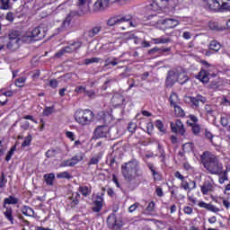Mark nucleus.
Listing matches in <instances>:
<instances>
[{
	"label": "nucleus",
	"mask_w": 230,
	"mask_h": 230,
	"mask_svg": "<svg viewBox=\"0 0 230 230\" xmlns=\"http://www.w3.org/2000/svg\"><path fill=\"white\" fill-rule=\"evenodd\" d=\"M121 173L125 181L130 184V186L139 185V177H143V172L139 167V162L136 159H132L121 165Z\"/></svg>",
	"instance_id": "f257e3e1"
},
{
	"label": "nucleus",
	"mask_w": 230,
	"mask_h": 230,
	"mask_svg": "<svg viewBox=\"0 0 230 230\" xmlns=\"http://www.w3.org/2000/svg\"><path fill=\"white\" fill-rule=\"evenodd\" d=\"M200 158L204 168L207 169L208 173L211 175H222L224 164L220 161V157L209 151H206L201 155Z\"/></svg>",
	"instance_id": "f03ea898"
},
{
	"label": "nucleus",
	"mask_w": 230,
	"mask_h": 230,
	"mask_svg": "<svg viewBox=\"0 0 230 230\" xmlns=\"http://www.w3.org/2000/svg\"><path fill=\"white\" fill-rule=\"evenodd\" d=\"M120 26V30H127L131 26H134L132 23V15H117L112 16L107 21V26Z\"/></svg>",
	"instance_id": "7ed1b4c3"
},
{
	"label": "nucleus",
	"mask_w": 230,
	"mask_h": 230,
	"mask_svg": "<svg viewBox=\"0 0 230 230\" xmlns=\"http://www.w3.org/2000/svg\"><path fill=\"white\" fill-rule=\"evenodd\" d=\"M179 4V0H153L148 5V10L152 12H163L166 8L173 9Z\"/></svg>",
	"instance_id": "20e7f679"
},
{
	"label": "nucleus",
	"mask_w": 230,
	"mask_h": 230,
	"mask_svg": "<svg viewBox=\"0 0 230 230\" xmlns=\"http://www.w3.org/2000/svg\"><path fill=\"white\" fill-rule=\"evenodd\" d=\"M75 119L79 125H89L94 119V113L90 110H77L75 113Z\"/></svg>",
	"instance_id": "39448f33"
},
{
	"label": "nucleus",
	"mask_w": 230,
	"mask_h": 230,
	"mask_svg": "<svg viewBox=\"0 0 230 230\" xmlns=\"http://www.w3.org/2000/svg\"><path fill=\"white\" fill-rule=\"evenodd\" d=\"M179 81V72H177V67L168 71L167 76L165 78L166 87H173L175 84Z\"/></svg>",
	"instance_id": "423d86ee"
},
{
	"label": "nucleus",
	"mask_w": 230,
	"mask_h": 230,
	"mask_svg": "<svg viewBox=\"0 0 230 230\" xmlns=\"http://www.w3.org/2000/svg\"><path fill=\"white\" fill-rule=\"evenodd\" d=\"M107 224L110 229H113V230H118L123 226V223H121V220L116 217V214H111L108 217Z\"/></svg>",
	"instance_id": "0eeeda50"
},
{
	"label": "nucleus",
	"mask_w": 230,
	"mask_h": 230,
	"mask_svg": "<svg viewBox=\"0 0 230 230\" xmlns=\"http://www.w3.org/2000/svg\"><path fill=\"white\" fill-rule=\"evenodd\" d=\"M76 15H78V11H71L63 21L61 30H69L73 17H76Z\"/></svg>",
	"instance_id": "6e6552de"
},
{
	"label": "nucleus",
	"mask_w": 230,
	"mask_h": 230,
	"mask_svg": "<svg viewBox=\"0 0 230 230\" xmlns=\"http://www.w3.org/2000/svg\"><path fill=\"white\" fill-rule=\"evenodd\" d=\"M171 130L172 132H174V134H181V136H184V133L186 130L184 129V124H182V121L181 119H177L175 123L171 122Z\"/></svg>",
	"instance_id": "1a4fd4ad"
},
{
	"label": "nucleus",
	"mask_w": 230,
	"mask_h": 230,
	"mask_svg": "<svg viewBox=\"0 0 230 230\" xmlns=\"http://www.w3.org/2000/svg\"><path fill=\"white\" fill-rule=\"evenodd\" d=\"M177 73H178V81L181 85H184L186 82L190 80V77H188V75L186 74V70L182 68L181 66L177 67Z\"/></svg>",
	"instance_id": "9d476101"
},
{
	"label": "nucleus",
	"mask_w": 230,
	"mask_h": 230,
	"mask_svg": "<svg viewBox=\"0 0 230 230\" xmlns=\"http://www.w3.org/2000/svg\"><path fill=\"white\" fill-rule=\"evenodd\" d=\"M221 3L222 0H208L207 6L211 12H222Z\"/></svg>",
	"instance_id": "9b49d317"
},
{
	"label": "nucleus",
	"mask_w": 230,
	"mask_h": 230,
	"mask_svg": "<svg viewBox=\"0 0 230 230\" xmlns=\"http://www.w3.org/2000/svg\"><path fill=\"white\" fill-rule=\"evenodd\" d=\"M188 100L190 102H191L192 105H194V107H196V109H199V103H206L208 102V99H206V97L200 95V94H198L197 96L195 97H188Z\"/></svg>",
	"instance_id": "f8f14e48"
},
{
	"label": "nucleus",
	"mask_w": 230,
	"mask_h": 230,
	"mask_svg": "<svg viewBox=\"0 0 230 230\" xmlns=\"http://www.w3.org/2000/svg\"><path fill=\"white\" fill-rule=\"evenodd\" d=\"M109 130L110 128L107 126H99L95 129L94 134L96 137H107L109 136Z\"/></svg>",
	"instance_id": "ddd939ff"
},
{
	"label": "nucleus",
	"mask_w": 230,
	"mask_h": 230,
	"mask_svg": "<svg viewBox=\"0 0 230 230\" xmlns=\"http://www.w3.org/2000/svg\"><path fill=\"white\" fill-rule=\"evenodd\" d=\"M162 24H164V26H165V28L170 30L172 28H176V26H179L181 24V22L176 19L169 18V19L163 20Z\"/></svg>",
	"instance_id": "4468645a"
},
{
	"label": "nucleus",
	"mask_w": 230,
	"mask_h": 230,
	"mask_svg": "<svg viewBox=\"0 0 230 230\" xmlns=\"http://www.w3.org/2000/svg\"><path fill=\"white\" fill-rule=\"evenodd\" d=\"M198 206L199 208H203L204 209H207L208 211H212V213H218L220 211V208H217L215 205L211 203H206L204 201H200Z\"/></svg>",
	"instance_id": "2eb2a0df"
},
{
	"label": "nucleus",
	"mask_w": 230,
	"mask_h": 230,
	"mask_svg": "<svg viewBox=\"0 0 230 230\" xmlns=\"http://www.w3.org/2000/svg\"><path fill=\"white\" fill-rule=\"evenodd\" d=\"M81 48H82V42L76 41L63 49H65V53H73L75 51H78V49H80Z\"/></svg>",
	"instance_id": "dca6fc26"
},
{
	"label": "nucleus",
	"mask_w": 230,
	"mask_h": 230,
	"mask_svg": "<svg viewBox=\"0 0 230 230\" xmlns=\"http://www.w3.org/2000/svg\"><path fill=\"white\" fill-rule=\"evenodd\" d=\"M93 204V211L94 213H100L102 211V208H103V198L102 196H97Z\"/></svg>",
	"instance_id": "f3484780"
},
{
	"label": "nucleus",
	"mask_w": 230,
	"mask_h": 230,
	"mask_svg": "<svg viewBox=\"0 0 230 230\" xmlns=\"http://www.w3.org/2000/svg\"><path fill=\"white\" fill-rule=\"evenodd\" d=\"M215 187L213 186V183L209 181H206L201 186V193L203 195H208L209 192L213 191Z\"/></svg>",
	"instance_id": "a211bd4d"
},
{
	"label": "nucleus",
	"mask_w": 230,
	"mask_h": 230,
	"mask_svg": "<svg viewBox=\"0 0 230 230\" xmlns=\"http://www.w3.org/2000/svg\"><path fill=\"white\" fill-rule=\"evenodd\" d=\"M190 186L191 187H190V182L186 181L184 179L181 182V188L189 191H191V190H195V188H197V182H195V181H190Z\"/></svg>",
	"instance_id": "6ab92c4d"
},
{
	"label": "nucleus",
	"mask_w": 230,
	"mask_h": 230,
	"mask_svg": "<svg viewBox=\"0 0 230 230\" xmlns=\"http://www.w3.org/2000/svg\"><path fill=\"white\" fill-rule=\"evenodd\" d=\"M29 33H31L34 41L42 40V38L44 37V32L40 31V28H35Z\"/></svg>",
	"instance_id": "aec40b11"
},
{
	"label": "nucleus",
	"mask_w": 230,
	"mask_h": 230,
	"mask_svg": "<svg viewBox=\"0 0 230 230\" xmlns=\"http://www.w3.org/2000/svg\"><path fill=\"white\" fill-rule=\"evenodd\" d=\"M80 199V194L78 192H75L74 194H72V196H70L68 198V200H70V207L71 208H75V206H78L79 204V199Z\"/></svg>",
	"instance_id": "412c9836"
},
{
	"label": "nucleus",
	"mask_w": 230,
	"mask_h": 230,
	"mask_svg": "<svg viewBox=\"0 0 230 230\" xmlns=\"http://www.w3.org/2000/svg\"><path fill=\"white\" fill-rule=\"evenodd\" d=\"M148 21H151V24L155 26V24H163L164 19H161L157 14H153L148 16Z\"/></svg>",
	"instance_id": "4be33fe9"
},
{
	"label": "nucleus",
	"mask_w": 230,
	"mask_h": 230,
	"mask_svg": "<svg viewBox=\"0 0 230 230\" xmlns=\"http://www.w3.org/2000/svg\"><path fill=\"white\" fill-rule=\"evenodd\" d=\"M5 211L4 212V215L5 217V218H7V220H9V222H11L12 224H13V208H12V207H6L4 208Z\"/></svg>",
	"instance_id": "5701e85b"
},
{
	"label": "nucleus",
	"mask_w": 230,
	"mask_h": 230,
	"mask_svg": "<svg viewBox=\"0 0 230 230\" xmlns=\"http://www.w3.org/2000/svg\"><path fill=\"white\" fill-rule=\"evenodd\" d=\"M43 179L47 186H53V182L55 181V173L50 172V173L44 174Z\"/></svg>",
	"instance_id": "b1692460"
},
{
	"label": "nucleus",
	"mask_w": 230,
	"mask_h": 230,
	"mask_svg": "<svg viewBox=\"0 0 230 230\" xmlns=\"http://www.w3.org/2000/svg\"><path fill=\"white\" fill-rule=\"evenodd\" d=\"M171 107H177L179 105V95L175 93H172L169 98Z\"/></svg>",
	"instance_id": "393cba45"
},
{
	"label": "nucleus",
	"mask_w": 230,
	"mask_h": 230,
	"mask_svg": "<svg viewBox=\"0 0 230 230\" xmlns=\"http://www.w3.org/2000/svg\"><path fill=\"white\" fill-rule=\"evenodd\" d=\"M19 202V199L13 196H9L8 198H5L4 199V205L3 208H8L7 204H17Z\"/></svg>",
	"instance_id": "a878e982"
},
{
	"label": "nucleus",
	"mask_w": 230,
	"mask_h": 230,
	"mask_svg": "<svg viewBox=\"0 0 230 230\" xmlns=\"http://www.w3.org/2000/svg\"><path fill=\"white\" fill-rule=\"evenodd\" d=\"M99 116H101L102 121L107 125H109V123H111V121H112V116L111 114H109L108 112H103L101 111L99 113Z\"/></svg>",
	"instance_id": "bb28decb"
},
{
	"label": "nucleus",
	"mask_w": 230,
	"mask_h": 230,
	"mask_svg": "<svg viewBox=\"0 0 230 230\" xmlns=\"http://www.w3.org/2000/svg\"><path fill=\"white\" fill-rule=\"evenodd\" d=\"M221 48H222V45L220 44V42L217 40H212L209 43V49H211L212 51H216V53H218Z\"/></svg>",
	"instance_id": "cd10ccee"
},
{
	"label": "nucleus",
	"mask_w": 230,
	"mask_h": 230,
	"mask_svg": "<svg viewBox=\"0 0 230 230\" xmlns=\"http://www.w3.org/2000/svg\"><path fill=\"white\" fill-rule=\"evenodd\" d=\"M198 80H199L203 84H208V82H209V77L208 76V73H206L205 70H201L198 75Z\"/></svg>",
	"instance_id": "c85d7f7f"
},
{
	"label": "nucleus",
	"mask_w": 230,
	"mask_h": 230,
	"mask_svg": "<svg viewBox=\"0 0 230 230\" xmlns=\"http://www.w3.org/2000/svg\"><path fill=\"white\" fill-rule=\"evenodd\" d=\"M227 172H228L227 169H226V170L223 169L222 173L218 175L219 184H224V182H226V181H229V176L227 175Z\"/></svg>",
	"instance_id": "c756f323"
},
{
	"label": "nucleus",
	"mask_w": 230,
	"mask_h": 230,
	"mask_svg": "<svg viewBox=\"0 0 230 230\" xmlns=\"http://www.w3.org/2000/svg\"><path fill=\"white\" fill-rule=\"evenodd\" d=\"M22 213L25 215V217H33L35 215V211H33V208L28 206H23L22 208Z\"/></svg>",
	"instance_id": "7c9ffc66"
},
{
	"label": "nucleus",
	"mask_w": 230,
	"mask_h": 230,
	"mask_svg": "<svg viewBox=\"0 0 230 230\" xmlns=\"http://www.w3.org/2000/svg\"><path fill=\"white\" fill-rule=\"evenodd\" d=\"M19 42L21 41H17L14 40H9V42L7 43V49H10L11 51H15L16 49H19Z\"/></svg>",
	"instance_id": "2f4dec72"
},
{
	"label": "nucleus",
	"mask_w": 230,
	"mask_h": 230,
	"mask_svg": "<svg viewBox=\"0 0 230 230\" xmlns=\"http://www.w3.org/2000/svg\"><path fill=\"white\" fill-rule=\"evenodd\" d=\"M70 161L73 164V166H75V164H78L80 161H84V155L82 153L77 154L73 156Z\"/></svg>",
	"instance_id": "473e14b6"
},
{
	"label": "nucleus",
	"mask_w": 230,
	"mask_h": 230,
	"mask_svg": "<svg viewBox=\"0 0 230 230\" xmlns=\"http://www.w3.org/2000/svg\"><path fill=\"white\" fill-rule=\"evenodd\" d=\"M91 3H93V0H78L76 4L80 10H84L85 6L89 8V4H91Z\"/></svg>",
	"instance_id": "72a5a7b5"
},
{
	"label": "nucleus",
	"mask_w": 230,
	"mask_h": 230,
	"mask_svg": "<svg viewBox=\"0 0 230 230\" xmlns=\"http://www.w3.org/2000/svg\"><path fill=\"white\" fill-rule=\"evenodd\" d=\"M102 31L101 26H95L92 30L88 31V37L93 39V37H95V35H98Z\"/></svg>",
	"instance_id": "f704fd0d"
},
{
	"label": "nucleus",
	"mask_w": 230,
	"mask_h": 230,
	"mask_svg": "<svg viewBox=\"0 0 230 230\" xmlns=\"http://www.w3.org/2000/svg\"><path fill=\"white\" fill-rule=\"evenodd\" d=\"M78 191L83 195V197H89V195H91V188L87 186L79 187Z\"/></svg>",
	"instance_id": "c9c22d12"
},
{
	"label": "nucleus",
	"mask_w": 230,
	"mask_h": 230,
	"mask_svg": "<svg viewBox=\"0 0 230 230\" xmlns=\"http://www.w3.org/2000/svg\"><path fill=\"white\" fill-rule=\"evenodd\" d=\"M205 137L207 139H208V141H210L211 145H213L214 146H218V144H217V142H215V140H213V137H215V136H213V133H211V131L206 129L205 130Z\"/></svg>",
	"instance_id": "e433bc0d"
},
{
	"label": "nucleus",
	"mask_w": 230,
	"mask_h": 230,
	"mask_svg": "<svg viewBox=\"0 0 230 230\" xmlns=\"http://www.w3.org/2000/svg\"><path fill=\"white\" fill-rule=\"evenodd\" d=\"M0 10H12L10 0H0Z\"/></svg>",
	"instance_id": "4c0bfd02"
},
{
	"label": "nucleus",
	"mask_w": 230,
	"mask_h": 230,
	"mask_svg": "<svg viewBox=\"0 0 230 230\" xmlns=\"http://www.w3.org/2000/svg\"><path fill=\"white\" fill-rule=\"evenodd\" d=\"M153 41L155 42V44H168V42H172V40L169 38L161 37L153 39Z\"/></svg>",
	"instance_id": "58836bf2"
},
{
	"label": "nucleus",
	"mask_w": 230,
	"mask_h": 230,
	"mask_svg": "<svg viewBox=\"0 0 230 230\" xmlns=\"http://www.w3.org/2000/svg\"><path fill=\"white\" fill-rule=\"evenodd\" d=\"M22 41L30 44L31 42H35V40L30 32H27L25 35L22 36Z\"/></svg>",
	"instance_id": "ea45409f"
},
{
	"label": "nucleus",
	"mask_w": 230,
	"mask_h": 230,
	"mask_svg": "<svg viewBox=\"0 0 230 230\" xmlns=\"http://www.w3.org/2000/svg\"><path fill=\"white\" fill-rule=\"evenodd\" d=\"M220 6H221V12H224V10H226V12H229L230 11V0H222Z\"/></svg>",
	"instance_id": "a19ab883"
},
{
	"label": "nucleus",
	"mask_w": 230,
	"mask_h": 230,
	"mask_svg": "<svg viewBox=\"0 0 230 230\" xmlns=\"http://www.w3.org/2000/svg\"><path fill=\"white\" fill-rule=\"evenodd\" d=\"M173 109L176 116H178L179 118H184L185 116L184 110H182L181 106L179 105L174 106Z\"/></svg>",
	"instance_id": "79ce46f5"
},
{
	"label": "nucleus",
	"mask_w": 230,
	"mask_h": 230,
	"mask_svg": "<svg viewBox=\"0 0 230 230\" xmlns=\"http://www.w3.org/2000/svg\"><path fill=\"white\" fill-rule=\"evenodd\" d=\"M100 60H102V58H86L84 60V64L86 66H89V64H98V62H100Z\"/></svg>",
	"instance_id": "37998d69"
},
{
	"label": "nucleus",
	"mask_w": 230,
	"mask_h": 230,
	"mask_svg": "<svg viewBox=\"0 0 230 230\" xmlns=\"http://www.w3.org/2000/svg\"><path fill=\"white\" fill-rule=\"evenodd\" d=\"M15 150H17L16 145L13 146L10 151L7 153L5 156V161H10V159H12V155H13V154L15 153Z\"/></svg>",
	"instance_id": "c03bdc74"
},
{
	"label": "nucleus",
	"mask_w": 230,
	"mask_h": 230,
	"mask_svg": "<svg viewBox=\"0 0 230 230\" xmlns=\"http://www.w3.org/2000/svg\"><path fill=\"white\" fill-rule=\"evenodd\" d=\"M9 40L21 41V39L19 38V33L17 31H12L11 33H9Z\"/></svg>",
	"instance_id": "a18cd8bd"
},
{
	"label": "nucleus",
	"mask_w": 230,
	"mask_h": 230,
	"mask_svg": "<svg viewBox=\"0 0 230 230\" xmlns=\"http://www.w3.org/2000/svg\"><path fill=\"white\" fill-rule=\"evenodd\" d=\"M31 135H28L25 138L24 141L22 143V148L26 147V146H30V145H31Z\"/></svg>",
	"instance_id": "49530a36"
},
{
	"label": "nucleus",
	"mask_w": 230,
	"mask_h": 230,
	"mask_svg": "<svg viewBox=\"0 0 230 230\" xmlns=\"http://www.w3.org/2000/svg\"><path fill=\"white\" fill-rule=\"evenodd\" d=\"M73 176L68 172H63L57 174L58 179H71Z\"/></svg>",
	"instance_id": "de8ad7c7"
},
{
	"label": "nucleus",
	"mask_w": 230,
	"mask_h": 230,
	"mask_svg": "<svg viewBox=\"0 0 230 230\" xmlns=\"http://www.w3.org/2000/svg\"><path fill=\"white\" fill-rule=\"evenodd\" d=\"M24 82H26V77H24V76L19 77L15 81V86L16 87H24Z\"/></svg>",
	"instance_id": "09e8293b"
},
{
	"label": "nucleus",
	"mask_w": 230,
	"mask_h": 230,
	"mask_svg": "<svg viewBox=\"0 0 230 230\" xmlns=\"http://www.w3.org/2000/svg\"><path fill=\"white\" fill-rule=\"evenodd\" d=\"M7 182H8V180L6 179V176L4 175V172H2L0 175V188H4V186H6Z\"/></svg>",
	"instance_id": "8fccbe9b"
},
{
	"label": "nucleus",
	"mask_w": 230,
	"mask_h": 230,
	"mask_svg": "<svg viewBox=\"0 0 230 230\" xmlns=\"http://www.w3.org/2000/svg\"><path fill=\"white\" fill-rule=\"evenodd\" d=\"M148 55H161V48L155 47L148 50Z\"/></svg>",
	"instance_id": "3c124183"
},
{
	"label": "nucleus",
	"mask_w": 230,
	"mask_h": 230,
	"mask_svg": "<svg viewBox=\"0 0 230 230\" xmlns=\"http://www.w3.org/2000/svg\"><path fill=\"white\" fill-rule=\"evenodd\" d=\"M109 66H118V59L114 58L113 60L110 61L109 58H106L104 67Z\"/></svg>",
	"instance_id": "603ef678"
},
{
	"label": "nucleus",
	"mask_w": 230,
	"mask_h": 230,
	"mask_svg": "<svg viewBox=\"0 0 230 230\" xmlns=\"http://www.w3.org/2000/svg\"><path fill=\"white\" fill-rule=\"evenodd\" d=\"M191 127H192L193 134L198 136V134L200 133V126L199 124H197V123H193V124H191Z\"/></svg>",
	"instance_id": "864d4df0"
},
{
	"label": "nucleus",
	"mask_w": 230,
	"mask_h": 230,
	"mask_svg": "<svg viewBox=\"0 0 230 230\" xmlns=\"http://www.w3.org/2000/svg\"><path fill=\"white\" fill-rule=\"evenodd\" d=\"M87 88L85 86L79 85L75 87V93H76L77 94H84Z\"/></svg>",
	"instance_id": "5fc2aeb1"
},
{
	"label": "nucleus",
	"mask_w": 230,
	"mask_h": 230,
	"mask_svg": "<svg viewBox=\"0 0 230 230\" xmlns=\"http://www.w3.org/2000/svg\"><path fill=\"white\" fill-rule=\"evenodd\" d=\"M128 76H130V69H128L125 66L124 72L119 74V77L120 78H128Z\"/></svg>",
	"instance_id": "6e6d98bb"
},
{
	"label": "nucleus",
	"mask_w": 230,
	"mask_h": 230,
	"mask_svg": "<svg viewBox=\"0 0 230 230\" xmlns=\"http://www.w3.org/2000/svg\"><path fill=\"white\" fill-rule=\"evenodd\" d=\"M45 155L48 158L55 157V155H57V150L49 149L46 152Z\"/></svg>",
	"instance_id": "4d7b16f0"
},
{
	"label": "nucleus",
	"mask_w": 230,
	"mask_h": 230,
	"mask_svg": "<svg viewBox=\"0 0 230 230\" xmlns=\"http://www.w3.org/2000/svg\"><path fill=\"white\" fill-rule=\"evenodd\" d=\"M66 166L73 167V164L71 162V159H67V160H65V161L61 162L60 167L61 168H66Z\"/></svg>",
	"instance_id": "13d9d810"
},
{
	"label": "nucleus",
	"mask_w": 230,
	"mask_h": 230,
	"mask_svg": "<svg viewBox=\"0 0 230 230\" xmlns=\"http://www.w3.org/2000/svg\"><path fill=\"white\" fill-rule=\"evenodd\" d=\"M51 114H53V106L46 107L43 111V116H51Z\"/></svg>",
	"instance_id": "bf43d9fd"
},
{
	"label": "nucleus",
	"mask_w": 230,
	"mask_h": 230,
	"mask_svg": "<svg viewBox=\"0 0 230 230\" xmlns=\"http://www.w3.org/2000/svg\"><path fill=\"white\" fill-rule=\"evenodd\" d=\"M155 127L158 128V130H160V132H164V125L160 119L155 121Z\"/></svg>",
	"instance_id": "052dcab7"
},
{
	"label": "nucleus",
	"mask_w": 230,
	"mask_h": 230,
	"mask_svg": "<svg viewBox=\"0 0 230 230\" xmlns=\"http://www.w3.org/2000/svg\"><path fill=\"white\" fill-rule=\"evenodd\" d=\"M137 128V126L136 125V123L130 122L128 124V130L133 134V132H136Z\"/></svg>",
	"instance_id": "680f3d73"
},
{
	"label": "nucleus",
	"mask_w": 230,
	"mask_h": 230,
	"mask_svg": "<svg viewBox=\"0 0 230 230\" xmlns=\"http://www.w3.org/2000/svg\"><path fill=\"white\" fill-rule=\"evenodd\" d=\"M148 168H149V170H151L152 175H153L155 178L157 177V175H159V173L155 172V166H154V164H148Z\"/></svg>",
	"instance_id": "e2e57ef3"
},
{
	"label": "nucleus",
	"mask_w": 230,
	"mask_h": 230,
	"mask_svg": "<svg viewBox=\"0 0 230 230\" xmlns=\"http://www.w3.org/2000/svg\"><path fill=\"white\" fill-rule=\"evenodd\" d=\"M221 125L222 127H227V125H229V119L227 117H221Z\"/></svg>",
	"instance_id": "0e129e2a"
},
{
	"label": "nucleus",
	"mask_w": 230,
	"mask_h": 230,
	"mask_svg": "<svg viewBox=\"0 0 230 230\" xmlns=\"http://www.w3.org/2000/svg\"><path fill=\"white\" fill-rule=\"evenodd\" d=\"M205 111H206L207 114H209L210 116L213 115V108H211V105L206 104Z\"/></svg>",
	"instance_id": "69168bd1"
},
{
	"label": "nucleus",
	"mask_w": 230,
	"mask_h": 230,
	"mask_svg": "<svg viewBox=\"0 0 230 230\" xmlns=\"http://www.w3.org/2000/svg\"><path fill=\"white\" fill-rule=\"evenodd\" d=\"M5 19H6V21H9L10 22H13V19H14L13 13H12V12L7 13Z\"/></svg>",
	"instance_id": "338daca9"
},
{
	"label": "nucleus",
	"mask_w": 230,
	"mask_h": 230,
	"mask_svg": "<svg viewBox=\"0 0 230 230\" xmlns=\"http://www.w3.org/2000/svg\"><path fill=\"white\" fill-rule=\"evenodd\" d=\"M146 130H147V133L149 134L154 130V124L152 122H148L146 124Z\"/></svg>",
	"instance_id": "774afa93"
}]
</instances>
